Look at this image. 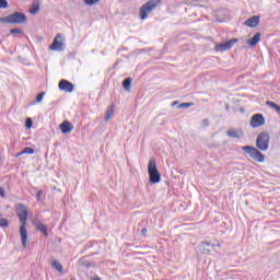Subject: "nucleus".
<instances>
[{
	"instance_id": "nucleus-1",
	"label": "nucleus",
	"mask_w": 280,
	"mask_h": 280,
	"mask_svg": "<svg viewBox=\"0 0 280 280\" xmlns=\"http://www.w3.org/2000/svg\"><path fill=\"white\" fill-rule=\"evenodd\" d=\"M15 213L21 222L20 225V237L22 242V247L27 248V207L23 203H18L15 208Z\"/></svg>"
},
{
	"instance_id": "nucleus-2",
	"label": "nucleus",
	"mask_w": 280,
	"mask_h": 280,
	"mask_svg": "<svg viewBox=\"0 0 280 280\" xmlns=\"http://www.w3.org/2000/svg\"><path fill=\"white\" fill-rule=\"evenodd\" d=\"M0 23L10 25H25V23H27V15L23 12L15 11L8 16L0 18Z\"/></svg>"
},
{
	"instance_id": "nucleus-3",
	"label": "nucleus",
	"mask_w": 280,
	"mask_h": 280,
	"mask_svg": "<svg viewBox=\"0 0 280 280\" xmlns=\"http://www.w3.org/2000/svg\"><path fill=\"white\" fill-rule=\"evenodd\" d=\"M148 174L151 185H156L158 183H161V173H159V167L156 166V160L154 158H151L149 161Z\"/></svg>"
},
{
	"instance_id": "nucleus-4",
	"label": "nucleus",
	"mask_w": 280,
	"mask_h": 280,
	"mask_svg": "<svg viewBox=\"0 0 280 280\" xmlns=\"http://www.w3.org/2000/svg\"><path fill=\"white\" fill-rule=\"evenodd\" d=\"M256 148L261 152H268L270 148V133L261 131L256 138Z\"/></svg>"
},
{
	"instance_id": "nucleus-5",
	"label": "nucleus",
	"mask_w": 280,
	"mask_h": 280,
	"mask_svg": "<svg viewBox=\"0 0 280 280\" xmlns=\"http://www.w3.org/2000/svg\"><path fill=\"white\" fill-rule=\"evenodd\" d=\"M161 1L162 0H150L147 3H144L140 8V19H141V21H145V19H148V14L150 12H152V10H156V8H159V5H161Z\"/></svg>"
},
{
	"instance_id": "nucleus-6",
	"label": "nucleus",
	"mask_w": 280,
	"mask_h": 280,
	"mask_svg": "<svg viewBox=\"0 0 280 280\" xmlns=\"http://www.w3.org/2000/svg\"><path fill=\"white\" fill-rule=\"evenodd\" d=\"M243 152L248 154L253 161H257V163H264L266 161V155L261 153L257 148L252 145H245L242 148Z\"/></svg>"
},
{
	"instance_id": "nucleus-7",
	"label": "nucleus",
	"mask_w": 280,
	"mask_h": 280,
	"mask_svg": "<svg viewBox=\"0 0 280 280\" xmlns=\"http://www.w3.org/2000/svg\"><path fill=\"white\" fill-rule=\"evenodd\" d=\"M65 37L62 36V34L58 33L52 43L49 45V49L51 51H65Z\"/></svg>"
},
{
	"instance_id": "nucleus-8",
	"label": "nucleus",
	"mask_w": 280,
	"mask_h": 280,
	"mask_svg": "<svg viewBox=\"0 0 280 280\" xmlns=\"http://www.w3.org/2000/svg\"><path fill=\"white\" fill-rule=\"evenodd\" d=\"M240 39L237 38H232L225 43H221V44H217L214 49L217 51H228L229 49L233 48V45H235V43H238Z\"/></svg>"
},
{
	"instance_id": "nucleus-9",
	"label": "nucleus",
	"mask_w": 280,
	"mask_h": 280,
	"mask_svg": "<svg viewBox=\"0 0 280 280\" xmlns=\"http://www.w3.org/2000/svg\"><path fill=\"white\" fill-rule=\"evenodd\" d=\"M266 124V118L264 114H255L250 118V126L252 128H261Z\"/></svg>"
},
{
	"instance_id": "nucleus-10",
	"label": "nucleus",
	"mask_w": 280,
	"mask_h": 280,
	"mask_svg": "<svg viewBox=\"0 0 280 280\" xmlns=\"http://www.w3.org/2000/svg\"><path fill=\"white\" fill-rule=\"evenodd\" d=\"M58 86L59 91H63L65 93H73L75 90V85L66 79L60 80Z\"/></svg>"
},
{
	"instance_id": "nucleus-11",
	"label": "nucleus",
	"mask_w": 280,
	"mask_h": 280,
	"mask_svg": "<svg viewBox=\"0 0 280 280\" xmlns=\"http://www.w3.org/2000/svg\"><path fill=\"white\" fill-rule=\"evenodd\" d=\"M215 246L220 247V243L215 244V243L205 241L200 243V250L201 253H203V255H209L211 250L215 248Z\"/></svg>"
},
{
	"instance_id": "nucleus-12",
	"label": "nucleus",
	"mask_w": 280,
	"mask_h": 280,
	"mask_svg": "<svg viewBox=\"0 0 280 280\" xmlns=\"http://www.w3.org/2000/svg\"><path fill=\"white\" fill-rule=\"evenodd\" d=\"M33 224H34L36 231H39V233H43V235L45 237H49V232H48L47 225H45V223L40 222L39 219H34Z\"/></svg>"
},
{
	"instance_id": "nucleus-13",
	"label": "nucleus",
	"mask_w": 280,
	"mask_h": 280,
	"mask_svg": "<svg viewBox=\"0 0 280 280\" xmlns=\"http://www.w3.org/2000/svg\"><path fill=\"white\" fill-rule=\"evenodd\" d=\"M62 135H69L73 130V124H71L69 120H65L59 126Z\"/></svg>"
},
{
	"instance_id": "nucleus-14",
	"label": "nucleus",
	"mask_w": 280,
	"mask_h": 280,
	"mask_svg": "<svg viewBox=\"0 0 280 280\" xmlns=\"http://www.w3.org/2000/svg\"><path fill=\"white\" fill-rule=\"evenodd\" d=\"M246 27H257L259 25V15H254L244 22Z\"/></svg>"
},
{
	"instance_id": "nucleus-15",
	"label": "nucleus",
	"mask_w": 280,
	"mask_h": 280,
	"mask_svg": "<svg viewBox=\"0 0 280 280\" xmlns=\"http://www.w3.org/2000/svg\"><path fill=\"white\" fill-rule=\"evenodd\" d=\"M115 115V103H112L105 113V121H109L110 119H113V116Z\"/></svg>"
},
{
	"instance_id": "nucleus-16",
	"label": "nucleus",
	"mask_w": 280,
	"mask_h": 280,
	"mask_svg": "<svg viewBox=\"0 0 280 280\" xmlns=\"http://www.w3.org/2000/svg\"><path fill=\"white\" fill-rule=\"evenodd\" d=\"M261 40V33H256L250 39L247 40L249 47H257V44Z\"/></svg>"
},
{
	"instance_id": "nucleus-17",
	"label": "nucleus",
	"mask_w": 280,
	"mask_h": 280,
	"mask_svg": "<svg viewBox=\"0 0 280 280\" xmlns=\"http://www.w3.org/2000/svg\"><path fill=\"white\" fill-rule=\"evenodd\" d=\"M80 266H84L85 268H95V262H91L86 259V257H82L79 259Z\"/></svg>"
},
{
	"instance_id": "nucleus-18",
	"label": "nucleus",
	"mask_w": 280,
	"mask_h": 280,
	"mask_svg": "<svg viewBox=\"0 0 280 280\" xmlns=\"http://www.w3.org/2000/svg\"><path fill=\"white\" fill-rule=\"evenodd\" d=\"M45 97V92H40L36 95L35 100L30 103V106H36V104H40Z\"/></svg>"
},
{
	"instance_id": "nucleus-19",
	"label": "nucleus",
	"mask_w": 280,
	"mask_h": 280,
	"mask_svg": "<svg viewBox=\"0 0 280 280\" xmlns=\"http://www.w3.org/2000/svg\"><path fill=\"white\" fill-rule=\"evenodd\" d=\"M40 10V3L38 1H34L30 9V14H38Z\"/></svg>"
},
{
	"instance_id": "nucleus-20",
	"label": "nucleus",
	"mask_w": 280,
	"mask_h": 280,
	"mask_svg": "<svg viewBox=\"0 0 280 280\" xmlns=\"http://www.w3.org/2000/svg\"><path fill=\"white\" fill-rule=\"evenodd\" d=\"M132 86V79L131 78H126L122 81V89H125V91H127L128 93H130V89Z\"/></svg>"
},
{
	"instance_id": "nucleus-21",
	"label": "nucleus",
	"mask_w": 280,
	"mask_h": 280,
	"mask_svg": "<svg viewBox=\"0 0 280 280\" xmlns=\"http://www.w3.org/2000/svg\"><path fill=\"white\" fill-rule=\"evenodd\" d=\"M0 226L1 229H8L10 226V221L3 218V213L0 212Z\"/></svg>"
},
{
	"instance_id": "nucleus-22",
	"label": "nucleus",
	"mask_w": 280,
	"mask_h": 280,
	"mask_svg": "<svg viewBox=\"0 0 280 280\" xmlns=\"http://www.w3.org/2000/svg\"><path fill=\"white\" fill-rule=\"evenodd\" d=\"M267 106H270V108H273V110H276L277 115H280V105L271 102V101H267L266 102Z\"/></svg>"
},
{
	"instance_id": "nucleus-23",
	"label": "nucleus",
	"mask_w": 280,
	"mask_h": 280,
	"mask_svg": "<svg viewBox=\"0 0 280 280\" xmlns=\"http://www.w3.org/2000/svg\"><path fill=\"white\" fill-rule=\"evenodd\" d=\"M228 137H231V139H240V133H237V130L230 129L226 131Z\"/></svg>"
},
{
	"instance_id": "nucleus-24",
	"label": "nucleus",
	"mask_w": 280,
	"mask_h": 280,
	"mask_svg": "<svg viewBox=\"0 0 280 280\" xmlns=\"http://www.w3.org/2000/svg\"><path fill=\"white\" fill-rule=\"evenodd\" d=\"M51 268H55V270H57V272H62V264H60V261H58V260H54L51 262Z\"/></svg>"
},
{
	"instance_id": "nucleus-25",
	"label": "nucleus",
	"mask_w": 280,
	"mask_h": 280,
	"mask_svg": "<svg viewBox=\"0 0 280 280\" xmlns=\"http://www.w3.org/2000/svg\"><path fill=\"white\" fill-rule=\"evenodd\" d=\"M22 154H34V149H33V148H30V147H25V148L22 150Z\"/></svg>"
},
{
	"instance_id": "nucleus-26",
	"label": "nucleus",
	"mask_w": 280,
	"mask_h": 280,
	"mask_svg": "<svg viewBox=\"0 0 280 280\" xmlns=\"http://www.w3.org/2000/svg\"><path fill=\"white\" fill-rule=\"evenodd\" d=\"M191 106H194V103H182L178 108H191Z\"/></svg>"
},
{
	"instance_id": "nucleus-27",
	"label": "nucleus",
	"mask_w": 280,
	"mask_h": 280,
	"mask_svg": "<svg viewBox=\"0 0 280 280\" xmlns=\"http://www.w3.org/2000/svg\"><path fill=\"white\" fill-rule=\"evenodd\" d=\"M9 8L8 0H0V10Z\"/></svg>"
},
{
	"instance_id": "nucleus-28",
	"label": "nucleus",
	"mask_w": 280,
	"mask_h": 280,
	"mask_svg": "<svg viewBox=\"0 0 280 280\" xmlns=\"http://www.w3.org/2000/svg\"><path fill=\"white\" fill-rule=\"evenodd\" d=\"M10 34L14 36V34H23V31L21 28H11Z\"/></svg>"
},
{
	"instance_id": "nucleus-29",
	"label": "nucleus",
	"mask_w": 280,
	"mask_h": 280,
	"mask_svg": "<svg viewBox=\"0 0 280 280\" xmlns=\"http://www.w3.org/2000/svg\"><path fill=\"white\" fill-rule=\"evenodd\" d=\"M85 5H95V3H100V0H84Z\"/></svg>"
},
{
	"instance_id": "nucleus-30",
	"label": "nucleus",
	"mask_w": 280,
	"mask_h": 280,
	"mask_svg": "<svg viewBox=\"0 0 280 280\" xmlns=\"http://www.w3.org/2000/svg\"><path fill=\"white\" fill-rule=\"evenodd\" d=\"M25 126H26L27 130H30V128H32V126H34V122L32 121V118L26 119Z\"/></svg>"
},
{
	"instance_id": "nucleus-31",
	"label": "nucleus",
	"mask_w": 280,
	"mask_h": 280,
	"mask_svg": "<svg viewBox=\"0 0 280 280\" xmlns=\"http://www.w3.org/2000/svg\"><path fill=\"white\" fill-rule=\"evenodd\" d=\"M201 126H202V128H208V126H209V119H203V120L201 121Z\"/></svg>"
},
{
	"instance_id": "nucleus-32",
	"label": "nucleus",
	"mask_w": 280,
	"mask_h": 280,
	"mask_svg": "<svg viewBox=\"0 0 280 280\" xmlns=\"http://www.w3.org/2000/svg\"><path fill=\"white\" fill-rule=\"evenodd\" d=\"M43 196V190H38L37 194H36V198L38 200V202H40V197Z\"/></svg>"
},
{
	"instance_id": "nucleus-33",
	"label": "nucleus",
	"mask_w": 280,
	"mask_h": 280,
	"mask_svg": "<svg viewBox=\"0 0 280 280\" xmlns=\"http://www.w3.org/2000/svg\"><path fill=\"white\" fill-rule=\"evenodd\" d=\"M0 196L1 198H5V190L0 187Z\"/></svg>"
},
{
	"instance_id": "nucleus-34",
	"label": "nucleus",
	"mask_w": 280,
	"mask_h": 280,
	"mask_svg": "<svg viewBox=\"0 0 280 280\" xmlns=\"http://www.w3.org/2000/svg\"><path fill=\"white\" fill-rule=\"evenodd\" d=\"M147 234H148V229L143 228V229L141 230V235H142V236H145Z\"/></svg>"
},
{
	"instance_id": "nucleus-35",
	"label": "nucleus",
	"mask_w": 280,
	"mask_h": 280,
	"mask_svg": "<svg viewBox=\"0 0 280 280\" xmlns=\"http://www.w3.org/2000/svg\"><path fill=\"white\" fill-rule=\"evenodd\" d=\"M15 156H16V159H19V156H23L22 151H21V152H19L18 154H15Z\"/></svg>"
},
{
	"instance_id": "nucleus-36",
	"label": "nucleus",
	"mask_w": 280,
	"mask_h": 280,
	"mask_svg": "<svg viewBox=\"0 0 280 280\" xmlns=\"http://www.w3.org/2000/svg\"><path fill=\"white\" fill-rule=\"evenodd\" d=\"M176 104H178V101L173 102L172 106H176Z\"/></svg>"
}]
</instances>
